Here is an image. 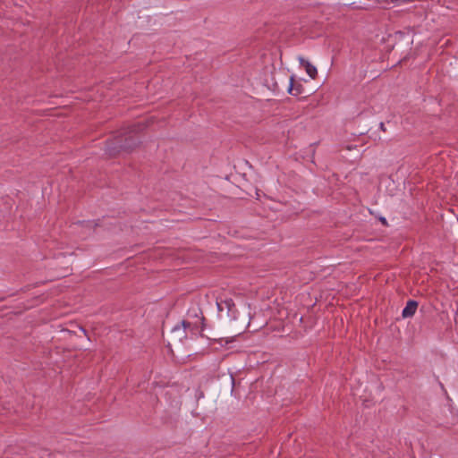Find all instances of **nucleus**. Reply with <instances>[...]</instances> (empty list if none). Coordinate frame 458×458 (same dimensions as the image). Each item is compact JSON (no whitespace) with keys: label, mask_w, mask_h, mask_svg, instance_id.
Masks as SVG:
<instances>
[{"label":"nucleus","mask_w":458,"mask_h":458,"mask_svg":"<svg viewBox=\"0 0 458 458\" xmlns=\"http://www.w3.org/2000/svg\"><path fill=\"white\" fill-rule=\"evenodd\" d=\"M140 130V125H132L128 129L120 131L106 145V153L114 157L122 151H131L139 144V138L136 136Z\"/></svg>","instance_id":"obj_1"},{"label":"nucleus","mask_w":458,"mask_h":458,"mask_svg":"<svg viewBox=\"0 0 458 458\" xmlns=\"http://www.w3.org/2000/svg\"><path fill=\"white\" fill-rule=\"evenodd\" d=\"M216 306L221 317L225 316L230 322L238 320V310L231 298L216 299Z\"/></svg>","instance_id":"obj_2"},{"label":"nucleus","mask_w":458,"mask_h":458,"mask_svg":"<svg viewBox=\"0 0 458 458\" xmlns=\"http://www.w3.org/2000/svg\"><path fill=\"white\" fill-rule=\"evenodd\" d=\"M203 321H204L203 316L201 318H199V321H196L194 324H191V322L186 321V320H182L181 323V326L177 325L173 328L172 333L175 338H178V340L182 341L183 338L187 337L186 330L189 329L192 332L194 330H198L199 323L202 325Z\"/></svg>","instance_id":"obj_3"},{"label":"nucleus","mask_w":458,"mask_h":458,"mask_svg":"<svg viewBox=\"0 0 458 458\" xmlns=\"http://www.w3.org/2000/svg\"><path fill=\"white\" fill-rule=\"evenodd\" d=\"M298 60L300 62L301 66L305 69V71L308 73V75L311 79H315L317 77V75H318L317 68L314 65H312L309 61H307L302 56H299Z\"/></svg>","instance_id":"obj_4"},{"label":"nucleus","mask_w":458,"mask_h":458,"mask_svg":"<svg viewBox=\"0 0 458 458\" xmlns=\"http://www.w3.org/2000/svg\"><path fill=\"white\" fill-rule=\"evenodd\" d=\"M418 308V302L413 300H410L407 301L406 306L403 310L402 316L403 318H411L412 317L416 310Z\"/></svg>","instance_id":"obj_5"},{"label":"nucleus","mask_w":458,"mask_h":458,"mask_svg":"<svg viewBox=\"0 0 458 458\" xmlns=\"http://www.w3.org/2000/svg\"><path fill=\"white\" fill-rule=\"evenodd\" d=\"M288 92L293 96H299L302 92V85L300 83L294 84L293 77H291Z\"/></svg>","instance_id":"obj_6"},{"label":"nucleus","mask_w":458,"mask_h":458,"mask_svg":"<svg viewBox=\"0 0 458 458\" xmlns=\"http://www.w3.org/2000/svg\"><path fill=\"white\" fill-rule=\"evenodd\" d=\"M379 127H380V129H381L383 131H386V128H385V124H384V123H380Z\"/></svg>","instance_id":"obj_7"},{"label":"nucleus","mask_w":458,"mask_h":458,"mask_svg":"<svg viewBox=\"0 0 458 458\" xmlns=\"http://www.w3.org/2000/svg\"><path fill=\"white\" fill-rule=\"evenodd\" d=\"M231 379H232V384H233V385H234V378H233V376L231 377Z\"/></svg>","instance_id":"obj_8"},{"label":"nucleus","mask_w":458,"mask_h":458,"mask_svg":"<svg viewBox=\"0 0 458 458\" xmlns=\"http://www.w3.org/2000/svg\"><path fill=\"white\" fill-rule=\"evenodd\" d=\"M381 222H383L384 224H386V218H384V217H383V218H381Z\"/></svg>","instance_id":"obj_9"}]
</instances>
